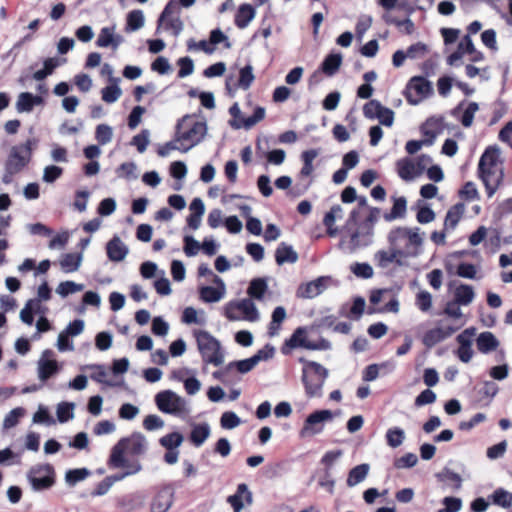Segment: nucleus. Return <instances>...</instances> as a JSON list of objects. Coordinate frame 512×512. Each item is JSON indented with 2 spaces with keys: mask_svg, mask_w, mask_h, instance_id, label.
<instances>
[{
  "mask_svg": "<svg viewBox=\"0 0 512 512\" xmlns=\"http://www.w3.org/2000/svg\"><path fill=\"white\" fill-rule=\"evenodd\" d=\"M478 176L486 188L488 197H492L504 177L500 150L497 147H488L480 157Z\"/></svg>",
  "mask_w": 512,
  "mask_h": 512,
  "instance_id": "f03ea898",
  "label": "nucleus"
},
{
  "mask_svg": "<svg viewBox=\"0 0 512 512\" xmlns=\"http://www.w3.org/2000/svg\"><path fill=\"white\" fill-rule=\"evenodd\" d=\"M73 410H74L73 403H68V402L60 403L58 405L57 411H56L57 418H58L59 422L64 423V422H67L70 419H72L74 417Z\"/></svg>",
  "mask_w": 512,
  "mask_h": 512,
  "instance_id": "bf43d9fd",
  "label": "nucleus"
},
{
  "mask_svg": "<svg viewBox=\"0 0 512 512\" xmlns=\"http://www.w3.org/2000/svg\"><path fill=\"white\" fill-rule=\"evenodd\" d=\"M112 129L106 124H99L95 130V139L100 145H105L112 140Z\"/></svg>",
  "mask_w": 512,
  "mask_h": 512,
  "instance_id": "052dcab7",
  "label": "nucleus"
},
{
  "mask_svg": "<svg viewBox=\"0 0 512 512\" xmlns=\"http://www.w3.org/2000/svg\"><path fill=\"white\" fill-rule=\"evenodd\" d=\"M330 277L321 276L305 284H301L297 289V297L311 299L320 295L329 285Z\"/></svg>",
  "mask_w": 512,
  "mask_h": 512,
  "instance_id": "dca6fc26",
  "label": "nucleus"
},
{
  "mask_svg": "<svg viewBox=\"0 0 512 512\" xmlns=\"http://www.w3.org/2000/svg\"><path fill=\"white\" fill-rule=\"evenodd\" d=\"M333 418L330 410H318L311 413L305 420L304 426L300 431L301 437H308L322 432L324 423Z\"/></svg>",
  "mask_w": 512,
  "mask_h": 512,
  "instance_id": "ddd939ff",
  "label": "nucleus"
},
{
  "mask_svg": "<svg viewBox=\"0 0 512 512\" xmlns=\"http://www.w3.org/2000/svg\"><path fill=\"white\" fill-rule=\"evenodd\" d=\"M383 20L387 24H393L397 26L401 32H404L405 34H412L415 30L414 23L411 21V19L407 18L404 20H399L396 17L392 16L391 14L387 13L383 15Z\"/></svg>",
  "mask_w": 512,
  "mask_h": 512,
  "instance_id": "a18cd8bd",
  "label": "nucleus"
},
{
  "mask_svg": "<svg viewBox=\"0 0 512 512\" xmlns=\"http://www.w3.org/2000/svg\"><path fill=\"white\" fill-rule=\"evenodd\" d=\"M286 318V310L282 306H278L274 309L271 317V322L269 324V335L275 336L278 334L280 330L281 323Z\"/></svg>",
  "mask_w": 512,
  "mask_h": 512,
  "instance_id": "49530a36",
  "label": "nucleus"
},
{
  "mask_svg": "<svg viewBox=\"0 0 512 512\" xmlns=\"http://www.w3.org/2000/svg\"><path fill=\"white\" fill-rule=\"evenodd\" d=\"M211 430L208 423L195 424L190 433V441L196 447H200L210 436Z\"/></svg>",
  "mask_w": 512,
  "mask_h": 512,
  "instance_id": "72a5a7b5",
  "label": "nucleus"
},
{
  "mask_svg": "<svg viewBox=\"0 0 512 512\" xmlns=\"http://www.w3.org/2000/svg\"><path fill=\"white\" fill-rule=\"evenodd\" d=\"M255 364L252 358L230 362L222 371L215 372L214 377L223 379L230 371L236 369L239 373L245 374L254 369Z\"/></svg>",
  "mask_w": 512,
  "mask_h": 512,
  "instance_id": "cd10ccee",
  "label": "nucleus"
},
{
  "mask_svg": "<svg viewBox=\"0 0 512 512\" xmlns=\"http://www.w3.org/2000/svg\"><path fill=\"white\" fill-rule=\"evenodd\" d=\"M213 282L217 287L203 286L199 290L201 300L206 303L218 302L225 295L226 289L223 280L219 276L213 275Z\"/></svg>",
  "mask_w": 512,
  "mask_h": 512,
  "instance_id": "6ab92c4d",
  "label": "nucleus"
},
{
  "mask_svg": "<svg viewBox=\"0 0 512 512\" xmlns=\"http://www.w3.org/2000/svg\"><path fill=\"white\" fill-rule=\"evenodd\" d=\"M474 335L475 329L468 328L457 336V342L459 344L457 356L464 363H468L473 357L472 342Z\"/></svg>",
  "mask_w": 512,
  "mask_h": 512,
  "instance_id": "f3484780",
  "label": "nucleus"
},
{
  "mask_svg": "<svg viewBox=\"0 0 512 512\" xmlns=\"http://www.w3.org/2000/svg\"><path fill=\"white\" fill-rule=\"evenodd\" d=\"M81 260L79 253H66L60 259V267L65 273H72L78 270Z\"/></svg>",
  "mask_w": 512,
  "mask_h": 512,
  "instance_id": "4c0bfd02",
  "label": "nucleus"
},
{
  "mask_svg": "<svg viewBox=\"0 0 512 512\" xmlns=\"http://www.w3.org/2000/svg\"><path fill=\"white\" fill-rule=\"evenodd\" d=\"M174 501V488L171 484H163L156 489L150 503V512H167Z\"/></svg>",
  "mask_w": 512,
  "mask_h": 512,
  "instance_id": "4468645a",
  "label": "nucleus"
},
{
  "mask_svg": "<svg viewBox=\"0 0 512 512\" xmlns=\"http://www.w3.org/2000/svg\"><path fill=\"white\" fill-rule=\"evenodd\" d=\"M318 156V152L315 149L306 150L302 152L301 159L303 161V167L300 170V177H309L311 176L314 168L313 161Z\"/></svg>",
  "mask_w": 512,
  "mask_h": 512,
  "instance_id": "c03bdc74",
  "label": "nucleus"
},
{
  "mask_svg": "<svg viewBox=\"0 0 512 512\" xmlns=\"http://www.w3.org/2000/svg\"><path fill=\"white\" fill-rule=\"evenodd\" d=\"M465 211L463 203L453 205L446 213L444 220V230H454L461 220Z\"/></svg>",
  "mask_w": 512,
  "mask_h": 512,
  "instance_id": "2f4dec72",
  "label": "nucleus"
},
{
  "mask_svg": "<svg viewBox=\"0 0 512 512\" xmlns=\"http://www.w3.org/2000/svg\"><path fill=\"white\" fill-rule=\"evenodd\" d=\"M94 372L91 374V378L97 382L104 383L109 386L119 385V381L111 378V372L109 369L102 365H96L93 367Z\"/></svg>",
  "mask_w": 512,
  "mask_h": 512,
  "instance_id": "37998d69",
  "label": "nucleus"
},
{
  "mask_svg": "<svg viewBox=\"0 0 512 512\" xmlns=\"http://www.w3.org/2000/svg\"><path fill=\"white\" fill-rule=\"evenodd\" d=\"M433 93L432 84L422 76L412 77L404 90V96L411 105H417Z\"/></svg>",
  "mask_w": 512,
  "mask_h": 512,
  "instance_id": "9b49d317",
  "label": "nucleus"
},
{
  "mask_svg": "<svg viewBox=\"0 0 512 512\" xmlns=\"http://www.w3.org/2000/svg\"><path fill=\"white\" fill-rule=\"evenodd\" d=\"M90 474V471L86 468H78L68 470L65 474V480L69 485H75L76 483L83 481Z\"/></svg>",
  "mask_w": 512,
  "mask_h": 512,
  "instance_id": "5fc2aeb1",
  "label": "nucleus"
},
{
  "mask_svg": "<svg viewBox=\"0 0 512 512\" xmlns=\"http://www.w3.org/2000/svg\"><path fill=\"white\" fill-rule=\"evenodd\" d=\"M96 45L98 47H108L113 46L116 47L118 42L116 41L112 29L108 27H104L101 29L100 34L96 40Z\"/></svg>",
  "mask_w": 512,
  "mask_h": 512,
  "instance_id": "603ef678",
  "label": "nucleus"
},
{
  "mask_svg": "<svg viewBox=\"0 0 512 512\" xmlns=\"http://www.w3.org/2000/svg\"><path fill=\"white\" fill-rule=\"evenodd\" d=\"M44 100L39 95H33L30 92H22L18 95L16 109L19 113L31 112L36 105H41Z\"/></svg>",
  "mask_w": 512,
  "mask_h": 512,
  "instance_id": "a878e982",
  "label": "nucleus"
},
{
  "mask_svg": "<svg viewBox=\"0 0 512 512\" xmlns=\"http://www.w3.org/2000/svg\"><path fill=\"white\" fill-rule=\"evenodd\" d=\"M39 312H41L39 300H28L20 312V318L25 324L32 325L34 322V313Z\"/></svg>",
  "mask_w": 512,
  "mask_h": 512,
  "instance_id": "a19ab883",
  "label": "nucleus"
},
{
  "mask_svg": "<svg viewBox=\"0 0 512 512\" xmlns=\"http://www.w3.org/2000/svg\"><path fill=\"white\" fill-rule=\"evenodd\" d=\"M374 260L376 264L381 268H387L390 264L396 263L401 266L404 263V260L401 256H399L395 249H391L389 251L379 250L374 255Z\"/></svg>",
  "mask_w": 512,
  "mask_h": 512,
  "instance_id": "c85d7f7f",
  "label": "nucleus"
},
{
  "mask_svg": "<svg viewBox=\"0 0 512 512\" xmlns=\"http://www.w3.org/2000/svg\"><path fill=\"white\" fill-rule=\"evenodd\" d=\"M468 42H472L470 35H465L458 43L457 49L451 53L446 62L449 66L458 67L462 65V59L469 54L470 48L467 47Z\"/></svg>",
  "mask_w": 512,
  "mask_h": 512,
  "instance_id": "bb28decb",
  "label": "nucleus"
},
{
  "mask_svg": "<svg viewBox=\"0 0 512 512\" xmlns=\"http://www.w3.org/2000/svg\"><path fill=\"white\" fill-rule=\"evenodd\" d=\"M267 290V283L264 279H253L248 287L247 293L255 299H262Z\"/></svg>",
  "mask_w": 512,
  "mask_h": 512,
  "instance_id": "09e8293b",
  "label": "nucleus"
},
{
  "mask_svg": "<svg viewBox=\"0 0 512 512\" xmlns=\"http://www.w3.org/2000/svg\"><path fill=\"white\" fill-rule=\"evenodd\" d=\"M342 63L341 54H329L321 64V71L327 76H333L340 68Z\"/></svg>",
  "mask_w": 512,
  "mask_h": 512,
  "instance_id": "ea45409f",
  "label": "nucleus"
},
{
  "mask_svg": "<svg viewBox=\"0 0 512 512\" xmlns=\"http://www.w3.org/2000/svg\"><path fill=\"white\" fill-rule=\"evenodd\" d=\"M407 210V201L405 197H394L393 206L389 213L384 214V219L387 222H391L395 219L404 218Z\"/></svg>",
  "mask_w": 512,
  "mask_h": 512,
  "instance_id": "473e14b6",
  "label": "nucleus"
},
{
  "mask_svg": "<svg viewBox=\"0 0 512 512\" xmlns=\"http://www.w3.org/2000/svg\"><path fill=\"white\" fill-rule=\"evenodd\" d=\"M126 475H128V472H124L118 475L107 476L98 484L97 494H105L115 482L122 480L123 478L126 477Z\"/></svg>",
  "mask_w": 512,
  "mask_h": 512,
  "instance_id": "680f3d73",
  "label": "nucleus"
},
{
  "mask_svg": "<svg viewBox=\"0 0 512 512\" xmlns=\"http://www.w3.org/2000/svg\"><path fill=\"white\" fill-rule=\"evenodd\" d=\"M241 424V419L232 411L224 412L220 418V425L224 429H234Z\"/></svg>",
  "mask_w": 512,
  "mask_h": 512,
  "instance_id": "e2e57ef3",
  "label": "nucleus"
},
{
  "mask_svg": "<svg viewBox=\"0 0 512 512\" xmlns=\"http://www.w3.org/2000/svg\"><path fill=\"white\" fill-rule=\"evenodd\" d=\"M493 504L503 508H510L512 506V493L503 489H496L490 496Z\"/></svg>",
  "mask_w": 512,
  "mask_h": 512,
  "instance_id": "de8ad7c7",
  "label": "nucleus"
},
{
  "mask_svg": "<svg viewBox=\"0 0 512 512\" xmlns=\"http://www.w3.org/2000/svg\"><path fill=\"white\" fill-rule=\"evenodd\" d=\"M415 303L422 312H427L432 307V295L428 291H420L416 295Z\"/></svg>",
  "mask_w": 512,
  "mask_h": 512,
  "instance_id": "774afa93",
  "label": "nucleus"
},
{
  "mask_svg": "<svg viewBox=\"0 0 512 512\" xmlns=\"http://www.w3.org/2000/svg\"><path fill=\"white\" fill-rule=\"evenodd\" d=\"M107 256L111 261H121L125 258L126 249L119 238L114 237L107 243Z\"/></svg>",
  "mask_w": 512,
  "mask_h": 512,
  "instance_id": "e433bc0d",
  "label": "nucleus"
},
{
  "mask_svg": "<svg viewBox=\"0 0 512 512\" xmlns=\"http://www.w3.org/2000/svg\"><path fill=\"white\" fill-rule=\"evenodd\" d=\"M369 468L368 464H360L352 468L348 474L347 485L353 487L362 482L367 477Z\"/></svg>",
  "mask_w": 512,
  "mask_h": 512,
  "instance_id": "79ce46f5",
  "label": "nucleus"
},
{
  "mask_svg": "<svg viewBox=\"0 0 512 512\" xmlns=\"http://www.w3.org/2000/svg\"><path fill=\"white\" fill-rule=\"evenodd\" d=\"M464 105V101L459 103L458 106L452 111V114L457 117L458 113L463 110L462 115L458 119L464 127L468 128L472 125L474 115L479 110V106L476 102H469L467 103L466 107L463 108Z\"/></svg>",
  "mask_w": 512,
  "mask_h": 512,
  "instance_id": "393cba45",
  "label": "nucleus"
},
{
  "mask_svg": "<svg viewBox=\"0 0 512 512\" xmlns=\"http://www.w3.org/2000/svg\"><path fill=\"white\" fill-rule=\"evenodd\" d=\"M197 346L202 359L207 364L219 366L224 362V354L220 342L207 331L195 333Z\"/></svg>",
  "mask_w": 512,
  "mask_h": 512,
  "instance_id": "6e6552de",
  "label": "nucleus"
},
{
  "mask_svg": "<svg viewBox=\"0 0 512 512\" xmlns=\"http://www.w3.org/2000/svg\"><path fill=\"white\" fill-rule=\"evenodd\" d=\"M275 260L278 265L295 263L298 260V254L292 246L282 242L275 251Z\"/></svg>",
  "mask_w": 512,
  "mask_h": 512,
  "instance_id": "7c9ffc66",
  "label": "nucleus"
},
{
  "mask_svg": "<svg viewBox=\"0 0 512 512\" xmlns=\"http://www.w3.org/2000/svg\"><path fill=\"white\" fill-rule=\"evenodd\" d=\"M475 297L473 287L467 284H460L455 288L454 301L461 305H469Z\"/></svg>",
  "mask_w": 512,
  "mask_h": 512,
  "instance_id": "58836bf2",
  "label": "nucleus"
},
{
  "mask_svg": "<svg viewBox=\"0 0 512 512\" xmlns=\"http://www.w3.org/2000/svg\"><path fill=\"white\" fill-rule=\"evenodd\" d=\"M32 140L13 146L5 161L2 182L10 184L16 174L20 173L30 162L32 155Z\"/></svg>",
  "mask_w": 512,
  "mask_h": 512,
  "instance_id": "39448f33",
  "label": "nucleus"
},
{
  "mask_svg": "<svg viewBox=\"0 0 512 512\" xmlns=\"http://www.w3.org/2000/svg\"><path fill=\"white\" fill-rule=\"evenodd\" d=\"M121 94L122 91L116 81L109 83V85L104 87L101 91L102 100L106 103H113L117 101Z\"/></svg>",
  "mask_w": 512,
  "mask_h": 512,
  "instance_id": "8fccbe9b",
  "label": "nucleus"
},
{
  "mask_svg": "<svg viewBox=\"0 0 512 512\" xmlns=\"http://www.w3.org/2000/svg\"><path fill=\"white\" fill-rule=\"evenodd\" d=\"M396 169L399 177L404 181H412L419 177V170L416 168L413 159L403 158L396 162Z\"/></svg>",
  "mask_w": 512,
  "mask_h": 512,
  "instance_id": "b1692460",
  "label": "nucleus"
},
{
  "mask_svg": "<svg viewBox=\"0 0 512 512\" xmlns=\"http://www.w3.org/2000/svg\"><path fill=\"white\" fill-rule=\"evenodd\" d=\"M459 277L466 279L477 278V268L474 264L462 262L457 266L456 272Z\"/></svg>",
  "mask_w": 512,
  "mask_h": 512,
  "instance_id": "69168bd1",
  "label": "nucleus"
},
{
  "mask_svg": "<svg viewBox=\"0 0 512 512\" xmlns=\"http://www.w3.org/2000/svg\"><path fill=\"white\" fill-rule=\"evenodd\" d=\"M53 352L51 350H45L43 353V357L39 360L38 363V377L41 381H47L50 377L56 374L59 370V366L56 360L54 359H45L47 356H52Z\"/></svg>",
  "mask_w": 512,
  "mask_h": 512,
  "instance_id": "aec40b11",
  "label": "nucleus"
},
{
  "mask_svg": "<svg viewBox=\"0 0 512 512\" xmlns=\"http://www.w3.org/2000/svg\"><path fill=\"white\" fill-rule=\"evenodd\" d=\"M389 248L395 249L397 254L406 260L415 258L422 252L424 233L420 228L399 226L390 230L387 236Z\"/></svg>",
  "mask_w": 512,
  "mask_h": 512,
  "instance_id": "f257e3e1",
  "label": "nucleus"
},
{
  "mask_svg": "<svg viewBox=\"0 0 512 512\" xmlns=\"http://www.w3.org/2000/svg\"><path fill=\"white\" fill-rule=\"evenodd\" d=\"M265 117V109L263 107H257L254 110L252 116L243 119L242 122L230 121V126L234 129H240L242 127L249 129L256 125L258 122L263 120Z\"/></svg>",
  "mask_w": 512,
  "mask_h": 512,
  "instance_id": "c9c22d12",
  "label": "nucleus"
},
{
  "mask_svg": "<svg viewBox=\"0 0 512 512\" xmlns=\"http://www.w3.org/2000/svg\"><path fill=\"white\" fill-rule=\"evenodd\" d=\"M147 442L145 437L140 433L130 435V452L141 453L146 449Z\"/></svg>",
  "mask_w": 512,
  "mask_h": 512,
  "instance_id": "338daca9",
  "label": "nucleus"
},
{
  "mask_svg": "<svg viewBox=\"0 0 512 512\" xmlns=\"http://www.w3.org/2000/svg\"><path fill=\"white\" fill-rule=\"evenodd\" d=\"M255 76L253 74V67L246 65L239 71L238 87L244 90L248 89L253 83Z\"/></svg>",
  "mask_w": 512,
  "mask_h": 512,
  "instance_id": "864d4df0",
  "label": "nucleus"
},
{
  "mask_svg": "<svg viewBox=\"0 0 512 512\" xmlns=\"http://www.w3.org/2000/svg\"><path fill=\"white\" fill-rule=\"evenodd\" d=\"M224 315L230 321L247 320L255 322L259 319L257 307L251 299L231 301L226 304Z\"/></svg>",
  "mask_w": 512,
  "mask_h": 512,
  "instance_id": "9d476101",
  "label": "nucleus"
},
{
  "mask_svg": "<svg viewBox=\"0 0 512 512\" xmlns=\"http://www.w3.org/2000/svg\"><path fill=\"white\" fill-rule=\"evenodd\" d=\"M207 133L206 122L194 115H185L176 125V141L182 145L181 151L187 152L199 144Z\"/></svg>",
  "mask_w": 512,
  "mask_h": 512,
  "instance_id": "20e7f679",
  "label": "nucleus"
},
{
  "mask_svg": "<svg viewBox=\"0 0 512 512\" xmlns=\"http://www.w3.org/2000/svg\"><path fill=\"white\" fill-rule=\"evenodd\" d=\"M358 211L352 210L339 242V248L346 253H354L356 250L369 246L373 241V229L370 225L357 223Z\"/></svg>",
  "mask_w": 512,
  "mask_h": 512,
  "instance_id": "7ed1b4c3",
  "label": "nucleus"
},
{
  "mask_svg": "<svg viewBox=\"0 0 512 512\" xmlns=\"http://www.w3.org/2000/svg\"><path fill=\"white\" fill-rule=\"evenodd\" d=\"M128 451V437L121 438L118 443L112 448L107 465L110 469L124 468L128 464L125 457Z\"/></svg>",
  "mask_w": 512,
  "mask_h": 512,
  "instance_id": "a211bd4d",
  "label": "nucleus"
},
{
  "mask_svg": "<svg viewBox=\"0 0 512 512\" xmlns=\"http://www.w3.org/2000/svg\"><path fill=\"white\" fill-rule=\"evenodd\" d=\"M436 479L442 483L443 488H450L458 491L462 487V478L458 473L445 467L435 475Z\"/></svg>",
  "mask_w": 512,
  "mask_h": 512,
  "instance_id": "4be33fe9",
  "label": "nucleus"
},
{
  "mask_svg": "<svg viewBox=\"0 0 512 512\" xmlns=\"http://www.w3.org/2000/svg\"><path fill=\"white\" fill-rule=\"evenodd\" d=\"M150 143V132L147 129L142 130L139 134L135 135L130 142L135 146L139 153H143Z\"/></svg>",
  "mask_w": 512,
  "mask_h": 512,
  "instance_id": "4d7b16f0",
  "label": "nucleus"
},
{
  "mask_svg": "<svg viewBox=\"0 0 512 512\" xmlns=\"http://www.w3.org/2000/svg\"><path fill=\"white\" fill-rule=\"evenodd\" d=\"M405 439V432L403 429L398 427H393L387 430L386 432V441L387 444L392 448L399 447Z\"/></svg>",
  "mask_w": 512,
  "mask_h": 512,
  "instance_id": "3c124183",
  "label": "nucleus"
},
{
  "mask_svg": "<svg viewBox=\"0 0 512 512\" xmlns=\"http://www.w3.org/2000/svg\"><path fill=\"white\" fill-rule=\"evenodd\" d=\"M328 377V370L318 362H309L303 366L302 381L306 394L309 397H320L325 380Z\"/></svg>",
  "mask_w": 512,
  "mask_h": 512,
  "instance_id": "423d86ee",
  "label": "nucleus"
},
{
  "mask_svg": "<svg viewBox=\"0 0 512 512\" xmlns=\"http://www.w3.org/2000/svg\"><path fill=\"white\" fill-rule=\"evenodd\" d=\"M159 27L172 32L174 36H178L183 30V23L179 17L168 18L163 22H159Z\"/></svg>",
  "mask_w": 512,
  "mask_h": 512,
  "instance_id": "0e129e2a",
  "label": "nucleus"
},
{
  "mask_svg": "<svg viewBox=\"0 0 512 512\" xmlns=\"http://www.w3.org/2000/svg\"><path fill=\"white\" fill-rule=\"evenodd\" d=\"M244 499L250 504L252 502V494L248 490L247 485L242 483L238 485L236 493L230 495L227 501L232 506L234 512H240L244 507Z\"/></svg>",
  "mask_w": 512,
  "mask_h": 512,
  "instance_id": "5701e85b",
  "label": "nucleus"
},
{
  "mask_svg": "<svg viewBox=\"0 0 512 512\" xmlns=\"http://www.w3.org/2000/svg\"><path fill=\"white\" fill-rule=\"evenodd\" d=\"M308 327H298L295 329L289 339H287L281 348V352L285 355L289 354L292 349L304 348L307 350H329L331 349V343L324 338H320L317 341L309 339Z\"/></svg>",
  "mask_w": 512,
  "mask_h": 512,
  "instance_id": "0eeeda50",
  "label": "nucleus"
},
{
  "mask_svg": "<svg viewBox=\"0 0 512 512\" xmlns=\"http://www.w3.org/2000/svg\"><path fill=\"white\" fill-rule=\"evenodd\" d=\"M25 414V410L21 407L12 409L4 418L3 426L6 429L15 427L21 417Z\"/></svg>",
  "mask_w": 512,
  "mask_h": 512,
  "instance_id": "13d9d810",
  "label": "nucleus"
},
{
  "mask_svg": "<svg viewBox=\"0 0 512 512\" xmlns=\"http://www.w3.org/2000/svg\"><path fill=\"white\" fill-rule=\"evenodd\" d=\"M476 346L479 352L487 354L497 349L499 341L493 333L485 331L478 335L476 339Z\"/></svg>",
  "mask_w": 512,
  "mask_h": 512,
  "instance_id": "c756f323",
  "label": "nucleus"
},
{
  "mask_svg": "<svg viewBox=\"0 0 512 512\" xmlns=\"http://www.w3.org/2000/svg\"><path fill=\"white\" fill-rule=\"evenodd\" d=\"M255 16V10L250 4H242L235 16V24L238 28L243 29L248 26Z\"/></svg>",
  "mask_w": 512,
  "mask_h": 512,
  "instance_id": "f704fd0d",
  "label": "nucleus"
},
{
  "mask_svg": "<svg viewBox=\"0 0 512 512\" xmlns=\"http://www.w3.org/2000/svg\"><path fill=\"white\" fill-rule=\"evenodd\" d=\"M27 476L32 488L36 491L49 489L55 484V471L50 464L31 467Z\"/></svg>",
  "mask_w": 512,
  "mask_h": 512,
  "instance_id": "f8f14e48",
  "label": "nucleus"
},
{
  "mask_svg": "<svg viewBox=\"0 0 512 512\" xmlns=\"http://www.w3.org/2000/svg\"><path fill=\"white\" fill-rule=\"evenodd\" d=\"M182 442L183 436L178 432H173L160 438V444L167 450L178 448Z\"/></svg>",
  "mask_w": 512,
  "mask_h": 512,
  "instance_id": "6e6d98bb",
  "label": "nucleus"
},
{
  "mask_svg": "<svg viewBox=\"0 0 512 512\" xmlns=\"http://www.w3.org/2000/svg\"><path fill=\"white\" fill-rule=\"evenodd\" d=\"M155 403L157 408L166 414L181 416L190 412L186 400L172 390L157 393Z\"/></svg>",
  "mask_w": 512,
  "mask_h": 512,
  "instance_id": "1a4fd4ad",
  "label": "nucleus"
},
{
  "mask_svg": "<svg viewBox=\"0 0 512 512\" xmlns=\"http://www.w3.org/2000/svg\"><path fill=\"white\" fill-rule=\"evenodd\" d=\"M442 130L443 121L441 118L431 117L427 119L421 126L422 134L427 137V139H425L426 145H432Z\"/></svg>",
  "mask_w": 512,
  "mask_h": 512,
  "instance_id": "412c9836",
  "label": "nucleus"
},
{
  "mask_svg": "<svg viewBox=\"0 0 512 512\" xmlns=\"http://www.w3.org/2000/svg\"><path fill=\"white\" fill-rule=\"evenodd\" d=\"M460 326L461 324L452 326L444 325L442 322H440L437 327L428 330L424 334L422 342L426 347L431 348L454 334L460 328Z\"/></svg>",
  "mask_w": 512,
  "mask_h": 512,
  "instance_id": "2eb2a0df",
  "label": "nucleus"
}]
</instances>
